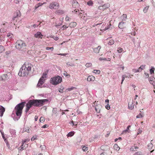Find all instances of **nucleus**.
<instances>
[{
    "label": "nucleus",
    "mask_w": 155,
    "mask_h": 155,
    "mask_svg": "<svg viewBox=\"0 0 155 155\" xmlns=\"http://www.w3.org/2000/svg\"><path fill=\"white\" fill-rule=\"evenodd\" d=\"M22 0H15L14 2L16 4H18L19 3V2H20Z\"/></svg>",
    "instance_id": "54"
},
{
    "label": "nucleus",
    "mask_w": 155,
    "mask_h": 155,
    "mask_svg": "<svg viewBox=\"0 0 155 155\" xmlns=\"http://www.w3.org/2000/svg\"><path fill=\"white\" fill-rule=\"evenodd\" d=\"M92 72L96 74H99L100 73L101 71L99 70H94Z\"/></svg>",
    "instance_id": "26"
},
{
    "label": "nucleus",
    "mask_w": 155,
    "mask_h": 155,
    "mask_svg": "<svg viewBox=\"0 0 155 155\" xmlns=\"http://www.w3.org/2000/svg\"><path fill=\"white\" fill-rule=\"evenodd\" d=\"M32 65L28 62H25L20 68L18 73L19 76L25 77L31 74L32 73Z\"/></svg>",
    "instance_id": "1"
},
{
    "label": "nucleus",
    "mask_w": 155,
    "mask_h": 155,
    "mask_svg": "<svg viewBox=\"0 0 155 155\" xmlns=\"http://www.w3.org/2000/svg\"><path fill=\"white\" fill-rule=\"evenodd\" d=\"M58 55H63V56H65L67 54H58Z\"/></svg>",
    "instance_id": "57"
},
{
    "label": "nucleus",
    "mask_w": 155,
    "mask_h": 155,
    "mask_svg": "<svg viewBox=\"0 0 155 155\" xmlns=\"http://www.w3.org/2000/svg\"><path fill=\"white\" fill-rule=\"evenodd\" d=\"M48 127V126L47 125L45 124V125H44L42 127V128H47Z\"/></svg>",
    "instance_id": "58"
},
{
    "label": "nucleus",
    "mask_w": 155,
    "mask_h": 155,
    "mask_svg": "<svg viewBox=\"0 0 155 155\" xmlns=\"http://www.w3.org/2000/svg\"><path fill=\"white\" fill-rule=\"evenodd\" d=\"M98 105H96L95 107V109L96 111L97 112L99 113L100 112V109L98 107Z\"/></svg>",
    "instance_id": "36"
},
{
    "label": "nucleus",
    "mask_w": 155,
    "mask_h": 155,
    "mask_svg": "<svg viewBox=\"0 0 155 155\" xmlns=\"http://www.w3.org/2000/svg\"><path fill=\"white\" fill-rule=\"evenodd\" d=\"M26 46V45L24 42L21 40H18L15 43V47L18 49L23 50Z\"/></svg>",
    "instance_id": "4"
},
{
    "label": "nucleus",
    "mask_w": 155,
    "mask_h": 155,
    "mask_svg": "<svg viewBox=\"0 0 155 155\" xmlns=\"http://www.w3.org/2000/svg\"><path fill=\"white\" fill-rule=\"evenodd\" d=\"M87 4L89 6H91L93 4V2L92 1H89L87 2Z\"/></svg>",
    "instance_id": "43"
},
{
    "label": "nucleus",
    "mask_w": 155,
    "mask_h": 155,
    "mask_svg": "<svg viewBox=\"0 0 155 155\" xmlns=\"http://www.w3.org/2000/svg\"><path fill=\"white\" fill-rule=\"evenodd\" d=\"M36 138V136H33L31 138V141H34Z\"/></svg>",
    "instance_id": "53"
},
{
    "label": "nucleus",
    "mask_w": 155,
    "mask_h": 155,
    "mask_svg": "<svg viewBox=\"0 0 155 155\" xmlns=\"http://www.w3.org/2000/svg\"><path fill=\"white\" fill-rule=\"evenodd\" d=\"M44 3H38V5L40 7V6H42Z\"/></svg>",
    "instance_id": "63"
},
{
    "label": "nucleus",
    "mask_w": 155,
    "mask_h": 155,
    "mask_svg": "<svg viewBox=\"0 0 155 155\" xmlns=\"http://www.w3.org/2000/svg\"><path fill=\"white\" fill-rule=\"evenodd\" d=\"M102 28H103L104 27H102ZM109 28V25H108V26L107 28L106 27H105V28H104V29L103 28L102 30H104V31H105L106 30L108 29Z\"/></svg>",
    "instance_id": "56"
},
{
    "label": "nucleus",
    "mask_w": 155,
    "mask_h": 155,
    "mask_svg": "<svg viewBox=\"0 0 155 155\" xmlns=\"http://www.w3.org/2000/svg\"><path fill=\"white\" fill-rule=\"evenodd\" d=\"M132 71L133 72H134V73H137L138 72H141V71H140V69H139V68H138V69H133L132 70Z\"/></svg>",
    "instance_id": "34"
},
{
    "label": "nucleus",
    "mask_w": 155,
    "mask_h": 155,
    "mask_svg": "<svg viewBox=\"0 0 155 155\" xmlns=\"http://www.w3.org/2000/svg\"><path fill=\"white\" fill-rule=\"evenodd\" d=\"M70 18L68 16H67L65 18V20L66 21H70Z\"/></svg>",
    "instance_id": "49"
},
{
    "label": "nucleus",
    "mask_w": 155,
    "mask_h": 155,
    "mask_svg": "<svg viewBox=\"0 0 155 155\" xmlns=\"http://www.w3.org/2000/svg\"><path fill=\"white\" fill-rule=\"evenodd\" d=\"M63 74L66 77H70V75L69 74H68L67 72L65 71H64L63 73Z\"/></svg>",
    "instance_id": "37"
},
{
    "label": "nucleus",
    "mask_w": 155,
    "mask_h": 155,
    "mask_svg": "<svg viewBox=\"0 0 155 155\" xmlns=\"http://www.w3.org/2000/svg\"><path fill=\"white\" fill-rule=\"evenodd\" d=\"M95 77L93 76H89L87 78V81H94L95 80Z\"/></svg>",
    "instance_id": "18"
},
{
    "label": "nucleus",
    "mask_w": 155,
    "mask_h": 155,
    "mask_svg": "<svg viewBox=\"0 0 155 155\" xmlns=\"http://www.w3.org/2000/svg\"><path fill=\"white\" fill-rule=\"evenodd\" d=\"M25 102H22L16 106L15 110L16 111V114L17 116L20 117L21 116L22 110L25 106Z\"/></svg>",
    "instance_id": "3"
},
{
    "label": "nucleus",
    "mask_w": 155,
    "mask_h": 155,
    "mask_svg": "<svg viewBox=\"0 0 155 155\" xmlns=\"http://www.w3.org/2000/svg\"><path fill=\"white\" fill-rule=\"evenodd\" d=\"M78 11H79V10L77 9V10H74V11H72V12L74 13H76L77 12H78Z\"/></svg>",
    "instance_id": "62"
},
{
    "label": "nucleus",
    "mask_w": 155,
    "mask_h": 155,
    "mask_svg": "<svg viewBox=\"0 0 155 155\" xmlns=\"http://www.w3.org/2000/svg\"><path fill=\"white\" fill-rule=\"evenodd\" d=\"M143 114H138L136 116V117L137 118H140L142 117H143Z\"/></svg>",
    "instance_id": "45"
},
{
    "label": "nucleus",
    "mask_w": 155,
    "mask_h": 155,
    "mask_svg": "<svg viewBox=\"0 0 155 155\" xmlns=\"http://www.w3.org/2000/svg\"><path fill=\"white\" fill-rule=\"evenodd\" d=\"M5 111V109L2 106L0 105V116L2 117Z\"/></svg>",
    "instance_id": "10"
},
{
    "label": "nucleus",
    "mask_w": 155,
    "mask_h": 155,
    "mask_svg": "<svg viewBox=\"0 0 155 155\" xmlns=\"http://www.w3.org/2000/svg\"><path fill=\"white\" fill-rule=\"evenodd\" d=\"M130 127V126L128 125V127H127V129L126 130H125L123 131L122 134H124L125 133H126L127 132H128L129 130V128Z\"/></svg>",
    "instance_id": "29"
},
{
    "label": "nucleus",
    "mask_w": 155,
    "mask_h": 155,
    "mask_svg": "<svg viewBox=\"0 0 155 155\" xmlns=\"http://www.w3.org/2000/svg\"><path fill=\"white\" fill-rule=\"evenodd\" d=\"M145 65H142L140 66V67L139 68L140 70L141 71L142 70L145 68Z\"/></svg>",
    "instance_id": "39"
},
{
    "label": "nucleus",
    "mask_w": 155,
    "mask_h": 155,
    "mask_svg": "<svg viewBox=\"0 0 155 155\" xmlns=\"http://www.w3.org/2000/svg\"><path fill=\"white\" fill-rule=\"evenodd\" d=\"M62 81V78L58 76L56 77L52 78L51 79L50 82L53 84L56 85L61 83Z\"/></svg>",
    "instance_id": "5"
},
{
    "label": "nucleus",
    "mask_w": 155,
    "mask_h": 155,
    "mask_svg": "<svg viewBox=\"0 0 155 155\" xmlns=\"http://www.w3.org/2000/svg\"><path fill=\"white\" fill-rule=\"evenodd\" d=\"M71 123L72 124V126L74 125L77 126L78 124V123L77 122H74L73 121H71Z\"/></svg>",
    "instance_id": "46"
},
{
    "label": "nucleus",
    "mask_w": 155,
    "mask_h": 155,
    "mask_svg": "<svg viewBox=\"0 0 155 155\" xmlns=\"http://www.w3.org/2000/svg\"><path fill=\"white\" fill-rule=\"evenodd\" d=\"M69 26L68 25H63L61 28V31H64L66 30L69 27Z\"/></svg>",
    "instance_id": "22"
},
{
    "label": "nucleus",
    "mask_w": 155,
    "mask_h": 155,
    "mask_svg": "<svg viewBox=\"0 0 155 155\" xmlns=\"http://www.w3.org/2000/svg\"><path fill=\"white\" fill-rule=\"evenodd\" d=\"M133 155H141V152L140 151L137 152L135 153Z\"/></svg>",
    "instance_id": "48"
},
{
    "label": "nucleus",
    "mask_w": 155,
    "mask_h": 155,
    "mask_svg": "<svg viewBox=\"0 0 155 155\" xmlns=\"http://www.w3.org/2000/svg\"><path fill=\"white\" fill-rule=\"evenodd\" d=\"M44 81L41 80V79H39V81H38V83L37 85V86L38 87H41L42 85L44 84Z\"/></svg>",
    "instance_id": "21"
},
{
    "label": "nucleus",
    "mask_w": 155,
    "mask_h": 155,
    "mask_svg": "<svg viewBox=\"0 0 155 155\" xmlns=\"http://www.w3.org/2000/svg\"><path fill=\"white\" fill-rule=\"evenodd\" d=\"M149 6H147L145 7L143 9V12L144 13H146L149 8Z\"/></svg>",
    "instance_id": "33"
},
{
    "label": "nucleus",
    "mask_w": 155,
    "mask_h": 155,
    "mask_svg": "<svg viewBox=\"0 0 155 155\" xmlns=\"http://www.w3.org/2000/svg\"><path fill=\"white\" fill-rule=\"evenodd\" d=\"M122 17H123L125 18H123V20L124 19V20H125V19L127 18V15L126 14H124L122 15Z\"/></svg>",
    "instance_id": "55"
},
{
    "label": "nucleus",
    "mask_w": 155,
    "mask_h": 155,
    "mask_svg": "<svg viewBox=\"0 0 155 155\" xmlns=\"http://www.w3.org/2000/svg\"><path fill=\"white\" fill-rule=\"evenodd\" d=\"M59 91L60 93H63V89H62L61 88H59Z\"/></svg>",
    "instance_id": "60"
},
{
    "label": "nucleus",
    "mask_w": 155,
    "mask_h": 155,
    "mask_svg": "<svg viewBox=\"0 0 155 155\" xmlns=\"http://www.w3.org/2000/svg\"><path fill=\"white\" fill-rule=\"evenodd\" d=\"M39 6L38 4H36L35 7V9H36L38 8Z\"/></svg>",
    "instance_id": "59"
},
{
    "label": "nucleus",
    "mask_w": 155,
    "mask_h": 155,
    "mask_svg": "<svg viewBox=\"0 0 155 155\" xmlns=\"http://www.w3.org/2000/svg\"><path fill=\"white\" fill-rule=\"evenodd\" d=\"M67 64L68 66H74V64L73 63H71L70 62H68L67 63Z\"/></svg>",
    "instance_id": "31"
},
{
    "label": "nucleus",
    "mask_w": 155,
    "mask_h": 155,
    "mask_svg": "<svg viewBox=\"0 0 155 155\" xmlns=\"http://www.w3.org/2000/svg\"><path fill=\"white\" fill-rule=\"evenodd\" d=\"M47 73L46 72L43 73L42 76L40 78V79H41L45 81L47 78Z\"/></svg>",
    "instance_id": "13"
},
{
    "label": "nucleus",
    "mask_w": 155,
    "mask_h": 155,
    "mask_svg": "<svg viewBox=\"0 0 155 155\" xmlns=\"http://www.w3.org/2000/svg\"><path fill=\"white\" fill-rule=\"evenodd\" d=\"M144 74L145 75H146V77L147 78H148L149 77V74L148 73H145Z\"/></svg>",
    "instance_id": "61"
},
{
    "label": "nucleus",
    "mask_w": 155,
    "mask_h": 155,
    "mask_svg": "<svg viewBox=\"0 0 155 155\" xmlns=\"http://www.w3.org/2000/svg\"><path fill=\"white\" fill-rule=\"evenodd\" d=\"M108 147L106 145H103L101 147V149L103 150H105L107 149Z\"/></svg>",
    "instance_id": "28"
},
{
    "label": "nucleus",
    "mask_w": 155,
    "mask_h": 155,
    "mask_svg": "<svg viewBox=\"0 0 155 155\" xmlns=\"http://www.w3.org/2000/svg\"><path fill=\"white\" fill-rule=\"evenodd\" d=\"M55 13L56 14L58 15H61L63 14L64 13V11L61 9H58L55 12Z\"/></svg>",
    "instance_id": "14"
},
{
    "label": "nucleus",
    "mask_w": 155,
    "mask_h": 155,
    "mask_svg": "<svg viewBox=\"0 0 155 155\" xmlns=\"http://www.w3.org/2000/svg\"><path fill=\"white\" fill-rule=\"evenodd\" d=\"M77 23L75 22H71L69 24V27L71 28H74L77 25Z\"/></svg>",
    "instance_id": "16"
},
{
    "label": "nucleus",
    "mask_w": 155,
    "mask_h": 155,
    "mask_svg": "<svg viewBox=\"0 0 155 155\" xmlns=\"http://www.w3.org/2000/svg\"><path fill=\"white\" fill-rule=\"evenodd\" d=\"M10 73H8V74H4L0 76V80H5L10 78L9 75Z\"/></svg>",
    "instance_id": "7"
},
{
    "label": "nucleus",
    "mask_w": 155,
    "mask_h": 155,
    "mask_svg": "<svg viewBox=\"0 0 155 155\" xmlns=\"http://www.w3.org/2000/svg\"><path fill=\"white\" fill-rule=\"evenodd\" d=\"M105 108L108 110H109L110 109V106L109 104H107L105 106Z\"/></svg>",
    "instance_id": "50"
},
{
    "label": "nucleus",
    "mask_w": 155,
    "mask_h": 155,
    "mask_svg": "<svg viewBox=\"0 0 155 155\" xmlns=\"http://www.w3.org/2000/svg\"><path fill=\"white\" fill-rule=\"evenodd\" d=\"M114 150L117 151H119L120 149V147L118 146L117 144H115L114 146Z\"/></svg>",
    "instance_id": "23"
},
{
    "label": "nucleus",
    "mask_w": 155,
    "mask_h": 155,
    "mask_svg": "<svg viewBox=\"0 0 155 155\" xmlns=\"http://www.w3.org/2000/svg\"><path fill=\"white\" fill-rule=\"evenodd\" d=\"M108 8L107 5L104 4L102 6H100L98 7V8L101 10H104Z\"/></svg>",
    "instance_id": "17"
},
{
    "label": "nucleus",
    "mask_w": 155,
    "mask_h": 155,
    "mask_svg": "<svg viewBox=\"0 0 155 155\" xmlns=\"http://www.w3.org/2000/svg\"><path fill=\"white\" fill-rule=\"evenodd\" d=\"M128 108L132 110L133 109V108L134 107V105H133V104H131L129 102L128 104Z\"/></svg>",
    "instance_id": "25"
},
{
    "label": "nucleus",
    "mask_w": 155,
    "mask_h": 155,
    "mask_svg": "<svg viewBox=\"0 0 155 155\" xmlns=\"http://www.w3.org/2000/svg\"><path fill=\"white\" fill-rule=\"evenodd\" d=\"M118 27L119 28L121 29H123L126 27L125 24L124 22H121L119 23Z\"/></svg>",
    "instance_id": "12"
},
{
    "label": "nucleus",
    "mask_w": 155,
    "mask_h": 155,
    "mask_svg": "<svg viewBox=\"0 0 155 155\" xmlns=\"http://www.w3.org/2000/svg\"><path fill=\"white\" fill-rule=\"evenodd\" d=\"M125 75H123L122 76V82L121 83V84H122V83H123V81H124V80L125 79Z\"/></svg>",
    "instance_id": "52"
},
{
    "label": "nucleus",
    "mask_w": 155,
    "mask_h": 155,
    "mask_svg": "<svg viewBox=\"0 0 155 155\" xmlns=\"http://www.w3.org/2000/svg\"><path fill=\"white\" fill-rule=\"evenodd\" d=\"M152 3L153 5L155 6V0H152Z\"/></svg>",
    "instance_id": "64"
},
{
    "label": "nucleus",
    "mask_w": 155,
    "mask_h": 155,
    "mask_svg": "<svg viewBox=\"0 0 155 155\" xmlns=\"http://www.w3.org/2000/svg\"><path fill=\"white\" fill-rule=\"evenodd\" d=\"M74 89H76V87H73L70 88H68L67 90H68V91H70L71 90Z\"/></svg>",
    "instance_id": "51"
},
{
    "label": "nucleus",
    "mask_w": 155,
    "mask_h": 155,
    "mask_svg": "<svg viewBox=\"0 0 155 155\" xmlns=\"http://www.w3.org/2000/svg\"><path fill=\"white\" fill-rule=\"evenodd\" d=\"M155 70V68L153 67H151V68L150 69V72L151 74H153L154 73V71Z\"/></svg>",
    "instance_id": "30"
},
{
    "label": "nucleus",
    "mask_w": 155,
    "mask_h": 155,
    "mask_svg": "<svg viewBox=\"0 0 155 155\" xmlns=\"http://www.w3.org/2000/svg\"><path fill=\"white\" fill-rule=\"evenodd\" d=\"M34 36L36 38H42V37L43 36V35L40 32L38 31L36 34H35Z\"/></svg>",
    "instance_id": "15"
},
{
    "label": "nucleus",
    "mask_w": 155,
    "mask_h": 155,
    "mask_svg": "<svg viewBox=\"0 0 155 155\" xmlns=\"http://www.w3.org/2000/svg\"><path fill=\"white\" fill-rule=\"evenodd\" d=\"M21 15V14L20 11L19 10L17 11L14 14V17L12 19L13 20H15L16 18L18 17H20Z\"/></svg>",
    "instance_id": "9"
},
{
    "label": "nucleus",
    "mask_w": 155,
    "mask_h": 155,
    "mask_svg": "<svg viewBox=\"0 0 155 155\" xmlns=\"http://www.w3.org/2000/svg\"><path fill=\"white\" fill-rule=\"evenodd\" d=\"M5 49L4 47L0 45V53L4 51Z\"/></svg>",
    "instance_id": "32"
},
{
    "label": "nucleus",
    "mask_w": 155,
    "mask_h": 155,
    "mask_svg": "<svg viewBox=\"0 0 155 155\" xmlns=\"http://www.w3.org/2000/svg\"><path fill=\"white\" fill-rule=\"evenodd\" d=\"M107 44L109 45H111L114 44V41L113 39L110 38L107 39Z\"/></svg>",
    "instance_id": "19"
},
{
    "label": "nucleus",
    "mask_w": 155,
    "mask_h": 155,
    "mask_svg": "<svg viewBox=\"0 0 155 155\" xmlns=\"http://www.w3.org/2000/svg\"><path fill=\"white\" fill-rule=\"evenodd\" d=\"M82 149L84 151H86L88 150V147L85 146H84L82 148Z\"/></svg>",
    "instance_id": "41"
},
{
    "label": "nucleus",
    "mask_w": 155,
    "mask_h": 155,
    "mask_svg": "<svg viewBox=\"0 0 155 155\" xmlns=\"http://www.w3.org/2000/svg\"><path fill=\"white\" fill-rule=\"evenodd\" d=\"M59 6L58 3L56 2H53L50 4L49 8L51 9H56L58 8Z\"/></svg>",
    "instance_id": "6"
},
{
    "label": "nucleus",
    "mask_w": 155,
    "mask_h": 155,
    "mask_svg": "<svg viewBox=\"0 0 155 155\" xmlns=\"http://www.w3.org/2000/svg\"><path fill=\"white\" fill-rule=\"evenodd\" d=\"M92 65V64L91 63H87L86 64L85 66L87 67H90Z\"/></svg>",
    "instance_id": "38"
},
{
    "label": "nucleus",
    "mask_w": 155,
    "mask_h": 155,
    "mask_svg": "<svg viewBox=\"0 0 155 155\" xmlns=\"http://www.w3.org/2000/svg\"><path fill=\"white\" fill-rule=\"evenodd\" d=\"M7 36L8 37L12 38L13 37V35L12 34L9 33L7 34Z\"/></svg>",
    "instance_id": "47"
},
{
    "label": "nucleus",
    "mask_w": 155,
    "mask_h": 155,
    "mask_svg": "<svg viewBox=\"0 0 155 155\" xmlns=\"http://www.w3.org/2000/svg\"><path fill=\"white\" fill-rule=\"evenodd\" d=\"M149 81L155 88V78L153 77H150L149 78Z\"/></svg>",
    "instance_id": "8"
},
{
    "label": "nucleus",
    "mask_w": 155,
    "mask_h": 155,
    "mask_svg": "<svg viewBox=\"0 0 155 155\" xmlns=\"http://www.w3.org/2000/svg\"><path fill=\"white\" fill-rule=\"evenodd\" d=\"M101 48V47L100 46H98L97 48H94L93 49L94 52L96 53H98L100 51V50Z\"/></svg>",
    "instance_id": "20"
},
{
    "label": "nucleus",
    "mask_w": 155,
    "mask_h": 155,
    "mask_svg": "<svg viewBox=\"0 0 155 155\" xmlns=\"http://www.w3.org/2000/svg\"><path fill=\"white\" fill-rule=\"evenodd\" d=\"M30 140L29 139H26L22 141V143H28Z\"/></svg>",
    "instance_id": "35"
},
{
    "label": "nucleus",
    "mask_w": 155,
    "mask_h": 155,
    "mask_svg": "<svg viewBox=\"0 0 155 155\" xmlns=\"http://www.w3.org/2000/svg\"><path fill=\"white\" fill-rule=\"evenodd\" d=\"M22 144L21 147V148L20 149V150L21 151L23 150L24 149H26V148L28 147V144H26V143H22Z\"/></svg>",
    "instance_id": "11"
},
{
    "label": "nucleus",
    "mask_w": 155,
    "mask_h": 155,
    "mask_svg": "<svg viewBox=\"0 0 155 155\" xmlns=\"http://www.w3.org/2000/svg\"><path fill=\"white\" fill-rule=\"evenodd\" d=\"M74 134V133L73 131H71L68 133V134L67 135V136L68 137H71L73 136Z\"/></svg>",
    "instance_id": "27"
},
{
    "label": "nucleus",
    "mask_w": 155,
    "mask_h": 155,
    "mask_svg": "<svg viewBox=\"0 0 155 155\" xmlns=\"http://www.w3.org/2000/svg\"><path fill=\"white\" fill-rule=\"evenodd\" d=\"M123 51V49L121 48H118L117 49V52L118 53H121Z\"/></svg>",
    "instance_id": "44"
},
{
    "label": "nucleus",
    "mask_w": 155,
    "mask_h": 155,
    "mask_svg": "<svg viewBox=\"0 0 155 155\" xmlns=\"http://www.w3.org/2000/svg\"><path fill=\"white\" fill-rule=\"evenodd\" d=\"M47 101L48 100L46 99L31 100L26 105V108L25 111L27 113L32 106L36 107L41 106L44 105L45 102Z\"/></svg>",
    "instance_id": "2"
},
{
    "label": "nucleus",
    "mask_w": 155,
    "mask_h": 155,
    "mask_svg": "<svg viewBox=\"0 0 155 155\" xmlns=\"http://www.w3.org/2000/svg\"><path fill=\"white\" fill-rule=\"evenodd\" d=\"M54 47H46V49L47 50H51V51H53L54 50Z\"/></svg>",
    "instance_id": "40"
},
{
    "label": "nucleus",
    "mask_w": 155,
    "mask_h": 155,
    "mask_svg": "<svg viewBox=\"0 0 155 155\" xmlns=\"http://www.w3.org/2000/svg\"><path fill=\"white\" fill-rule=\"evenodd\" d=\"M45 118L43 117H41L40 119V121L41 122H44L45 121Z\"/></svg>",
    "instance_id": "42"
},
{
    "label": "nucleus",
    "mask_w": 155,
    "mask_h": 155,
    "mask_svg": "<svg viewBox=\"0 0 155 155\" xmlns=\"http://www.w3.org/2000/svg\"><path fill=\"white\" fill-rule=\"evenodd\" d=\"M53 114L55 115L56 116L58 115L57 110V108H54L53 110Z\"/></svg>",
    "instance_id": "24"
}]
</instances>
